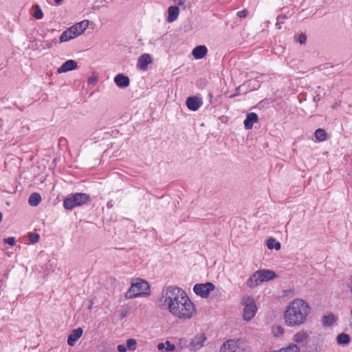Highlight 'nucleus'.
<instances>
[{"instance_id": "f257e3e1", "label": "nucleus", "mask_w": 352, "mask_h": 352, "mask_svg": "<svg viewBox=\"0 0 352 352\" xmlns=\"http://www.w3.org/2000/svg\"><path fill=\"white\" fill-rule=\"evenodd\" d=\"M159 307L168 310L174 317L189 320L196 314V307L186 292L173 285L164 288L158 300Z\"/></svg>"}, {"instance_id": "f03ea898", "label": "nucleus", "mask_w": 352, "mask_h": 352, "mask_svg": "<svg viewBox=\"0 0 352 352\" xmlns=\"http://www.w3.org/2000/svg\"><path fill=\"white\" fill-rule=\"evenodd\" d=\"M310 312L311 307L307 301L295 298L285 308V322L289 327H299L306 322Z\"/></svg>"}, {"instance_id": "7ed1b4c3", "label": "nucleus", "mask_w": 352, "mask_h": 352, "mask_svg": "<svg viewBox=\"0 0 352 352\" xmlns=\"http://www.w3.org/2000/svg\"><path fill=\"white\" fill-rule=\"evenodd\" d=\"M149 285L146 281L138 280L135 283H133L126 292L125 297L129 299L134 298L142 296H148L149 293Z\"/></svg>"}, {"instance_id": "20e7f679", "label": "nucleus", "mask_w": 352, "mask_h": 352, "mask_svg": "<svg viewBox=\"0 0 352 352\" xmlns=\"http://www.w3.org/2000/svg\"><path fill=\"white\" fill-rule=\"evenodd\" d=\"M89 195L77 192L67 197L63 201V206L67 210H72L76 207L87 204L89 201Z\"/></svg>"}, {"instance_id": "39448f33", "label": "nucleus", "mask_w": 352, "mask_h": 352, "mask_svg": "<svg viewBox=\"0 0 352 352\" xmlns=\"http://www.w3.org/2000/svg\"><path fill=\"white\" fill-rule=\"evenodd\" d=\"M243 308V319L246 321L251 320L255 316L257 307L254 298L250 296H245L242 299Z\"/></svg>"}, {"instance_id": "423d86ee", "label": "nucleus", "mask_w": 352, "mask_h": 352, "mask_svg": "<svg viewBox=\"0 0 352 352\" xmlns=\"http://www.w3.org/2000/svg\"><path fill=\"white\" fill-rule=\"evenodd\" d=\"M213 283L208 282L206 283L196 284L193 287L194 292L202 298H207L209 293L214 289Z\"/></svg>"}, {"instance_id": "0eeeda50", "label": "nucleus", "mask_w": 352, "mask_h": 352, "mask_svg": "<svg viewBox=\"0 0 352 352\" xmlns=\"http://www.w3.org/2000/svg\"><path fill=\"white\" fill-rule=\"evenodd\" d=\"M206 340V337L205 334L197 335L191 340L188 347L190 351H197L204 346Z\"/></svg>"}, {"instance_id": "6e6552de", "label": "nucleus", "mask_w": 352, "mask_h": 352, "mask_svg": "<svg viewBox=\"0 0 352 352\" xmlns=\"http://www.w3.org/2000/svg\"><path fill=\"white\" fill-rule=\"evenodd\" d=\"M89 21L83 20L79 23H76L69 28L72 34L76 38L82 34L89 26Z\"/></svg>"}, {"instance_id": "1a4fd4ad", "label": "nucleus", "mask_w": 352, "mask_h": 352, "mask_svg": "<svg viewBox=\"0 0 352 352\" xmlns=\"http://www.w3.org/2000/svg\"><path fill=\"white\" fill-rule=\"evenodd\" d=\"M202 100L197 96H190L186 99V104L188 109L192 111H197L202 105Z\"/></svg>"}, {"instance_id": "9d476101", "label": "nucleus", "mask_w": 352, "mask_h": 352, "mask_svg": "<svg viewBox=\"0 0 352 352\" xmlns=\"http://www.w3.org/2000/svg\"><path fill=\"white\" fill-rule=\"evenodd\" d=\"M83 330L81 327L73 329L67 338V344L73 346L76 341L82 336Z\"/></svg>"}, {"instance_id": "9b49d317", "label": "nucleus", "mask_w": 352, "mask_h": 352, "mask_svg": "<svg viewBox=\"0 0 352 352\" xmlns=\"http://www.w3.org/2000/svg\"><path fill=\"white\" fill-rule=\"evenodd\" d=\"M241 342H242V340L240 339L228 340L221 347V350H222L223 349H226L227 347L228 349H229L231 352H238Z\"/></svg>"}, {"instance_id": "f8f14e48", "label": "nucleus", "mask_w": 352, "mask_h": 352, "mask_svg": "<svg viewBox=\"0 0 352 352\" xmlns=\"http://www.w3.org/2000/svg\"><path fill=\"white\" fill-rule=\"evenodd\" d=\"M77 68V63L74 60H67L57 69L58 74L66 73Z\"/></svg>"}, {"instance_id": "ddd939ff", "label": "nucleus", "mask_w": 352, "mask_h": 352, "mask_svg": "<svg viewBox=\"0 0 352 352\" xmlns=\"http://www.w3.org/2000/svg\"><path fill=\"white\" fill-rule=\"evenodd\" d=\"M116 85L120 88H126L130 84L129 78L122 74H118L114 78Z\"/></svg>"}, {"instance_id": "4468645a", "label": "nucleus", "mask_w": 352, "mask_h": 352, "mask_svg": "<svg viewBox=\"0 0 352 352\" xmlns=\"http://www.w3.org/2000/svg\"><path fill=\"white\" fill-rule=\"evenodd\" d=\"M152 62L151 56L148 54L141 55L138 60L137 66L142 70H146L148 64Z\"/></svg>"}, {"instance_id": "2eb2a0df", "label": "nucleus", "mask_w": 352, "mask_h": 352, "mask_svg": "<svg viewBox=\"0 0 352 352\" xmlns=\"http://www.w3.org/2000/svg\"><path fill=\"white\" fill-rule=\"evenodd\" d=\"M256 272L259 273V276L262 283L271 280L276 277V274L272 270H261Z\"/></svg>"}, {"instance_id": "dca6fc26", "label": "nucleus", "mask_w": 352, "mask_h": 352, "mask_svg": "<svg viewBox=\"0 0 352 352\" xmlns=\"http://www.w3.org/2000/svg\"><path fill=\"white\" fill-rule=\"evenodd\" d=\"M258 116L255 113H248L245 120H244V126L246 129H251L254 123L258 121Z\"/></svg>"}, {"instance_id": "f3484780", "label": "nucleus", "mask_w": 352, "mask_h": 352, "mask_svg": "<svg viewBox=\"0 0 352 352\" xmlns=\"http://www.w3.org/2000/svg\"><path fill=\"white\" fill-rule=\"evenodd\" d=\"M208 49L205 45H198L193 49L192 54L195 58L201 59L206 55Z\"/></svg>"}, {"instance_id": "a211bd4d", "label": "nucleus", "mask_w": 352, "mask_h": 352, "mask_svg": "<svg viewBox=\"0 0 352 352\" xmlns=\"http://www.w3.org/2000/svg\"><path fill=\"white\" fill-rule=\"evenodd\" d=\"M309 334L305 331H300L294 336V341L298 344H307Z\"/></svg>"}, {"instance_id": "6ab92c4d", "label": "nucleus", "mask_w": 352, "mask_h": 352, "mask_svg": "<svg viewBox=\"0 0 352 352\" xmlns=\"http://www.w3.org/2000/svg\"><path fill=\"white\" fill-rule=\"evenodd\" d=\"M261 283L259 273L255 272L248 280L247 285L248 287L254 288L257 287Z\"/></svg>"}, {"instance_id": "aec40b11", "label": "nucleus", "mask_w": 352, "mask_h": 352, "mask_svg": "<svg viewBox=\"0 0 352 352\" xmlns=\"http://www.w3.org/2000/svg\"><path fill=\"white\" fill-rule=\"evenodd\" d=\"M168 16L167 21L169 23L175 21L179 16V8L177 6H170L168 10Z\"/></svg>"}, {"instance_id": "412c9836", "label": "nucleus", "mask_w": 352, "mask_h": 352, "mask_svg": "<svg viewBox=\"0 0 352 352\" xmlns=\"http://www.w3.org/2000/svg\"><path fill=\"white\" fill-rule=\"evenodd\" d=\"M157 349L162 352H170L175 349L174 344H171L169 340H166L165 343L160 342L157 344Z\"/></svg>"}, {"instance_id": "4be33fe9", "label": "nucleus", "mask_w": 352, "mask_h": 352, "mask_svg": "<svg viewBox=\"0 0 352 352\" xmlns=\"http://www.w3.org/2000/svg\"><path fill=\"white\" fill-rule=\"evenodd\" d=\"M41 201V197L40 194L37 192H34L31 194L28 199V204L31 206H36L40 204Z\"/></svg>"}, {"instance_id": "5701e85b", "label": "nucleus", "mask_w": 352, "mask_h": 352, "mask_svg": "<svg viewBox=\"0 0 352 352\" xmlns=\"http://www.w3.org/2000/svg\"><path fill=\"white\" fill-rule=\"evenodd\" d=\"M74 38H75V36L72 34V33L69 28L61 34V35L59 38V41H60V43H64V42L69 41Z\"/></svg>"}, {"instance_id": "b1692460", "label": "nucleus", "mask_w": 352, "mask_h": 352, "mask_svg": "<svg viewBox=\"0 0 352 352\" xmlns=\"http://www.w3.org/2000/svg\"><path fill=\"white\" fill-rule=\"evenodd\" d=\"M267 246L270 250L275 249L278 250L280 249V243L274 238H270L267 240Z\"/></svg>"}, {"instance_id": "393cba45", "label": "nucleus", "mask_w": 352, "mask_h": 352, "mask_svg": "<svg viewBox=\"0 0 352 352\" xmlns=\"http://www.w3.org/2000/svg\"><path fill=\"white\" fill-rule=\"evenodd\" d=\"M336 340L339 344H346L350 342V337L348 334L342 333L338 335Z\"/></svg>"}, {"instance_id": "a878e982", "label": "nucleus", "mask_w": 352, "mask_h": 352, "mask_svg": "<svg viewBox=\"0 0 352 352\" xmlns=\"http://www.w3.org/2000/svg\"><path fill=\"white\" fill-rule=\"evenodd\" d=\"M335 320V316L333 314L324 316L322 318V323L324 327H329L333 323Z\"/></svg>"}, {"instance_id": "bb28decb", "label": "nucleus", "mask_w": 352, "mask_h": 352, "mask_svg": "<svg viewBox=\"0 0 352 352\" xmlns=\"http://www.w3.org/2000/svg\"><path fill=\"white\" fill-rule=\"evenodd\" d=\"M315 138L320 142L324 141L327 139V133L323 129H318L315 131Z\"/></svg>"}, {"instance_id": "cd10ccee", "label": "nucleus", "mask_w": 352, "mask_h": 352, "mask_svg": "<svg viewBox=\"0 0 352 352\" xmlns=\"http://www.w3.org/2000/svg\"><path fill=\"white\" fill-rule=\"evenodd\" d=\"M136 340L131 338L126 340V349L129 351H134L136 349Z\"/></svg>"}, {"instance_id": "c85d7f7f", "label": "nucleus", "mask_w": 352, "mask_h": 352, "mask_svg": "<svg viewBox=\"0 0 352 352\" xmlns=\"http://www.w3.org/2000/svg\"><path fill=\"white\" fill-rule=\"evenodd\" d=\"M40 236L37 233H31L28 236V239L32 243H36L38 241Z\"/></svg>"}, {"instance_id": "c756f323", "label": "nucleus", "mask_w": 352, "mask_h": 352, "mask_svg": "<svg viewBox=\"0 0 352 352\" xmlns=\"http://www.w3.org/2000/svg\"><path fill=\"white\" fill-rule=\"evenodd\" d=\"M36 10L34 12V17L36 19H41L43 16L42 10L41 9V8L38 6H36Z\"/></svg>"}, {"instance_id": "7c9ffc66", "label": "nucleus", "mask_w": 352, "mask_h": 352, "mask_svg": "<svg viewBox=\"0 0 352 352\" xmlns=\"http://www.w3.org/2000/svg\"><path fill=\"white\" fill-rule=\"evenodd\" d=\"M300 44H305L306 43V41H307V36L304 33H301L298 37V40H297Z\"/></svg>"}, {"instance_id": "2f4dec72", "label": "nucleus", "mask_w": 352, "mask_h": 352, "mask_svg": "<svg viewBox=\"0 0 352 352\" xmlns=\"http://www.w3.org/2000/svg\"><path fill=\"white\" fill-rule=\"evenodd\" d=\"M4 243H7L11 246H13L15 244V239L14 237L10 236L4 239Z\"/></svg>"}, {"instance_id": "473e14b6", "label": "nucleus", "mask_w": 352, "mask_h": 352, "mask_svg": "<svg viewBox=\"0 0 352 352\" xmlns=\"http://www.w3.org/2000/svg\"><path fill=\"white\" fill-rule=\"evenodd\" d=\"M237 15L241 18H245L248 15V11L246 10L239 11L237 12Z\"/></svg>"}, {"instance_id": "72a5a7b5", "label": "nucleus", "mask_w": 352, "mask_h": 352, "mask_svg": "<svg viewBox=\"0 0 352 352\" xmlns=\"http://www.w3.org/2000/svg\"><path fill=\"white\" fill-rule=\"evenodd\" d=\"M119 352H126L127 349L124 344H119L117 347Z\"/></svg>"}, {"instance_id": "f704fd0d", "label": "nucleus", "mask_w": 352, "mask_h": 352, "mask_svg": "<svg viewBox=\"0 0 352 352\" xmlns=\"http://www.w3.org/2000/svg\"><path fill=\"white\" fill-rule=\"evenodd\" d=\"M186 0H175V1L177 2L179 6H184V8L186 7Z\"/></svg>"}, {"instance_id": "c9c22d12", "label": "nucleus", "mask_w": 352, "mask_h": 352, "mask_svg": "<svg viewBox=\"0 0 352 352\" xmlns=\"http://www.w3.org/2000/svg\"><path fill=\"white\" fill-rule=\"evenodd\" d=\"M286 18H287V16H286L285 15H278V16H277V19H277L278 22H281V23H283V21L284 19H285Z\"/></svg>"}, {"instance_id": "e433bc0d", "label": "nucleus", "mask_w": 352, "mask_h": 352, "mask_svg": "<svg viewBox=\"0 0 352 352\" xmlns=\"http://www.w3.org/2000/svg\"><path fill=\"white\" fill-rule=\"evenodd\" d=\"M348 287L350 288V290L352 293V276L349 279V281L347 283Z\"/></svg>"}, {"instance_id": "4c0bfd02", "label": "nucleus", "mask_w": 352, "mask_h": 352, "mask_svg": "<svg viewBox=\"0 0 352 352\" xmlns=\"http://www.w3.org/2000/svg\"><path fill=\"white\" fill-rule=\"evenodd\" d=\"M277 329H278V333H280V334H283V333H284V329H283V327H278Z\"/></svg>"}, {"instance_id": "58836bf2", "label": "nucleus", "mask_w": 352, "mask_h": 352, "mask_svg": "<svg viewBox=\"0 0 352 352\" xmlns=\"http://www.w3.org/2000/svg\"><path fill=\"white\" fill-rule=\"evenodd\" d=\"M280 23L281 22H278V21L276 22V27L277 29H280L281 28L280 25Z\"/></svg>"}, {"instance_id": "ea45409f", "label": "nucleus", "mask_w": 352, "mask_h": 352, "mask_svg": "<svg viewBox=\"0 0 352 352\" xmlns=\"http://www.w3.org/2000/svg\"><path fill=\"white\" fill-rule=\"evenodd\" d=\"M63 0H54L56 4L59 5Z\"/></svg>"}, {"instance_id": "a19ab883", "label": "nucleus", "mask_w": 352, "mask_h": 352, "mask_svg": "<svg viewBox=\"0 0 352 352\" xmlns=\"http://www.w3.org/2000/svg\"><path fill=\"white\" fill-rule=\"evenodd\" d=\"M1 219H2V213L0 212V222L1 221Z\"/></svg>"}, {"instance_id": "79ce46f5", "label": "nucleus", "mask_w": 352, "mask_h": 352, "mask_svg": "<svg viewBox=\"0 0 352 352\" xmlns=\"http://www.w3.org/2000/svg\"><path fill=\"white\" fill-rule=\"evenodd\" d=\"M107 207H108V208H111V205L109 203H108V204H107Z\"/></svg>"}, {"instance_id": "37998d69", "label": "nucleus", "mask_w": 352, "mask_h": 352, "mask_svg": "<svg viewBox=\"0 0 352 352\" xmlns=\"http://www.w3.org/2000/svg\"><path fill=\"white\" fill-rule=\"evenodd\" d=\"M91 306H92V305H89V309H91Z\"/></svg>"}]
</instances>
